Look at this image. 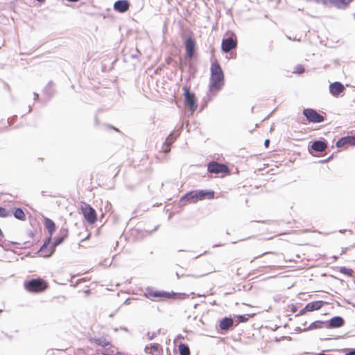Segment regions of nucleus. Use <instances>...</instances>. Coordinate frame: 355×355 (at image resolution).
<instances>
[{
	"label": "nucleus",
	"mask_w": 355,
	"mask_h": 355,
	"mask_svg": "<svg viewBox=\"0 0 355 355\" xmlns=\"http://www.w3.org/2000/svg\"><path fill=\"white\" fill-rule=\"evenodd\" d=\"M223 72L218 63H213L211 66L210 89L212 87L220 89L223 85Z\"/></svg>",
	"instance_id": "f257e3e1"
},
{
	"label": "nucleus",
	"mask_w": 355,
	"mask_h": 355,
	"mask_svg": "<svg viewBox=\"0 0 355 355\" xmlns=\"http://www.w3.org/2000/svg\"><path fill=\"white\" fill-rule=\"evenodd\" d=\"M214 198V192L200 191H193L186 193L180 200V202L185 205L187 203H195L198 200H203L206 197Z\"/></svg>",
	"instance_id": "f03ea898"
},
{
	"label": "nucleus",
	"mask_w": 355,
	"mask_h": 355,
	"mask_svg": "<svg viewBox=\"0 0 355 355\" xmlns=\"http://www.w3.org/2000/svg\"><path fill=\"white\" fill-rule=\"evenodd\" d=\"M24 286L25 289L31 293L43 292L48 286L47 283L40 278L26 281L24 282Z\"/></svg>",
	"instance_id": "7ed1b4c3"
},
{
	"label": "nucleus",
	"mask_w": 355,
	"mask_h": 355,
	"mask_svg": "<svg viewBox=\"0 0 355 355\" xmlns=\"http://www.w3.org/2000/svg\"><path fill=\"white\" fill-rule=\"evenodd\" d=\"M81 211L89 223L94 224L96 223L97 219L96 212L89 205L83 202L81 205Z\"/></svg>",
	"instance_id": "20e7f679"
},
{
	"label": "nucleus",
	"mask_w": 355,
	"mask_h": 355,
	"mask_svg": "<svg viewBox=\"0 0 355 355\" xmlns=\"http://www.w3.org/2000/svg\"><path fill=\"white\" fill-rule=\"evenodd\" d=\"M303 114L311 123H320L324 121V116L318 114L315 110L307 108L303 110Z\"/></svg>",
	"instance_id": "39448f33"
},
{
	"label": "nucleus",
	"mask_w": 355,
	"mask_h": 355,
	"mask_svg": "<svg viewBox=\"0 0 355 355\" xmlns=\"http://www.w3.org/2000/svg\"><path fill=\"white\" fill-rule=\"evenodd\" d=\"M184 90L186 105L189 107L191 112H193L197 108L195 95L187 87H184Z\"/></svg>",
	"instance_id": "423d86ee"
},
{
	"label": "nucleus",
	"mask_w": 355,
	"mask_h": 355,
	"mask_svg": "<svg viewBox=\"0 0 355 355\" xmlns=\"http://www.w3.org/2000/svg\"><path fill=\"white\" fill-rule=\"evenodd\" d=\"M208 171L210 173L218 174L227 172L228 168L225 164L212 162L208 164Z\"/></svg>",
	"instance_id": "0eeeda50"
},
{
	"label": "nucleus",
	"mask_w": 355,
	"mask_h": 355,
	"mask_svg": "<svg viewBox=\"0 0 355 355\" xmlns=\"http://www.w3.org/2000/svg\"><path fill=\"white\" fill-rule=\"evenodd\" d=\"M146 297L149 299H153L155 297H164V298H171L173 295H175L174 293H166L164 291H155L152 289H147L146 293Z\"/></svg>",
	"instance_id": "6e6552de"
},
{
	"label": "nucleus",
	"mask_w": 355,
	"mask_h": 355,
	"mask_svg": "<svg viewBox=\"0 0 355 355\" xmlns=\"http://www.w3.org/2000/svg\"><path fill=\"white\" fill-rule=\"evenodd\" d=\"M345 89L343 84L340 82H334L329 85V92L334 96H338Z\"/></svg>",
	"instance_id": "1a4fd4ad"
},
{
	"label": "nucleus",
	"mask_w": 355,
	"mask_h": 355,
	"mask_svg": "<svg viewBox=\"0 0 355 355\" xmlns=\"http://www.w3.org/2000/svg\"><path fill=\"white\" fill-rule=\"evenodd\" d=\"M236 46V42L231 37L224 39L222 42V50L225 52H230Z\"/></svg>",
	"instance_id": "9d476101"
},
{
	"label": "nucleus",
	"mask_w": 355,
	"mask_h": 355,
	"mask_svg": "<svg viewBox=\"0 0 355 355\" xmlns=\"http://www.w3.org/2000/svg\"><path fill=\"white\" fill-rule=\"evenodd\" d=\"M130 7V3L127 0H119L114 4V9L119 12H126Z\"/></svg>",
	"instance_id": "9b49d317"
},
{
	"label": "nucleus",
	"mask_w": 355,
	"mask_h": 355,
	"mask_svg": "<svg viewBox=\"0 0 355 355\" xmlns=\"http://www.w3.org/2000/svg\"><path fill=\"white\" fill-rule=\"evenodd\" d=\"M195 45H196L195 41L191 37H189L186 40V41H185L186 52H187V55L189 58H191L193 56Z\"/></svg>",
	"instance_id": "f8f14e48"
},
{
	"label": "nucleus",
	"mask_w": 355,
	"mask_h": 355,
	"mask_svg": "<svg viewBox=\"0 0 355 355\" xmlns=\"http://www.w3.org/2000/svg\"><path fill=\"white\" fill-rule=\"evenodd\" d=\"M324 303V302L322 301H315L309 302L304 306V310H308V311L319 310L322 306Z\"/></svg>",
	"instance_id": "ddd939ff"
},
{
	"label": "nucleus",
	"mask_w": 355,
	"mask_h": 355,
	"mask_svg": "<svg viewBox=\"0 0 355 355\" xmlns=\"http://www.w3.org/2000/svg\"><path fill=\"white\" fill-rule=\"evenodd\" d=\"M344 324V320L340 316L332 318L329 321V327L331 328H338Z\"/></svg>",
	"instance_id": "4468645a"
},
{
	"label": "nucleus",
	"mask_w": 355,
	"mask_h": 355,
	"mask_svg": "<svg viewBox=\"0 0 355 355\" xmlns=\"http://www.w3.org/2000/svg\"><path fill=\"white\" fill-rule=\"evenodd\" d=\"M176 139V136L173 135V133H171L168 137L166 138L164 144L163 150L164 153H167L170 151V145L174 142Z\"/></svg>",
	"instance_id": "2eb2a0df"
},
{
	"label": "nucleus",
	"mask_w": 355,
	"mask_h": 355,
	"mask_svg": "<svg viewBox=\"0 0 355 355\" xmlns=\"http://www.w3.org/2000/svg\"><path fill=\"white\" fill-rule=\"evenodd\" d=\"M327 148V144L322 141H315L311 145V148L317 152H323Z\"/></svg>",
	"instance_id": "dca6fc26"
},
{
	"label": "nucleus",
	"mask_w": 355,
	"mask_h": 355,
	"mask_svg": "<svg viewBox=\"0 0 355 355\" xmlns=\"http://www.w3.org/2000/svg\"><path fill=\"white\" fill-rule=\"evenodd\" d=\"M233 325V320L230 318H225L220 322V328L223 330H227Z\"/></svg>",
	"instance_id": "f3484780"
},
{
	"label": "nucleus",
	"mask_w": 355,
	"mask_h": 355,
	"mask_svg": "<svg viewBox=\"0 0 355 355\" xmlns=\"http://www.w3.org/2000/svg\"><path fill=\"white\" fill-rule=\"evenodd\" d=\"M64 239V237H58L55 239L52 245L51 246V249L49 250V253L44 254V257H49L52 255L53 252L55 251V248L58 245L61 244Z\"/></svg>",
	"instance_id": "a211bd4d"
},
{
	"label": "nucleus",
	"mask_w": 355,
	"mask_h": 355,
	"mask_svg": "<svg viewBox=\"0 0 355 355\" xmlns=\"http://www.w3.org/2000/svg\"><path fill=\"white\" fill-rule=\"evenodd\" d=\"M44 225H45V227L47 229L49 233L51 236L55 230V225L54 222L48 218H44Z\"/></svg>",
	"instance_id": "6ab92c4d"
},
{
	"label": "nucleus",
	"mask_w": 355,
	"mask_h": 355,
	"mask_svg": "<svg viewBox=\"0 0 355 355\" xmlns=\"http://www.w3.org/2000/svg\"><path fill=\"white\" fill-rule=\"evenodd\" d=\"M145 352L147 354H150L152 355H159L160 351L159 349L158 344H153L149 348L148 346L145 347Z\"/></svg>",
	"instance_id": "aec40b11"
},
{
	"label": "nucleus",
	"mask_w": 355,
	"mask_h": 355,
	"mask_svg": "<svg viewBox=\"0 0 355 355\" xmlns=\"http://www.w3.org/2000/svg\"><path fill=\"white\" fill-rule=\"evenodd\" d=\"M92 342L102 347H105L110 345V342L105 338L103 337L94 338L93 340H92Z\"/></svg>",
	"instance_id": "412c9836"
},
{
	"label": "nucleus",
	"mask_w": 355,
	"mask_h": 355,
	"mask_svg": "<svg viewBox=\"0 0 355 355\" xmlns=\"http://www.w3.org/2000/svg\"><path fill=\"white\" fill-rule=\"evenodd\" d=\"M51 237L48 238L47 240L44 242V243L41 246L40 251L42 253L43 257H44V254L49 253L51 247L49 248V244L51 242Z\"/></svg>",
	"instance_id": "4be33fe9"
},
{
	"label": "nucleus",
	"mask_w": 355,
	"mask_h": 355,
	"mask_svg": "<svg viewBox=\"0 0 355 355\" xmlns=\"http://www.w3.org/2000/svg\"><path fill=\"white\" fill-rule=\"evenodd\" d=\"M180 355H190V349L187 345L181 343L178 345Z\"/></svg>",
	"instance_id": "5701e85b"
},
{
	"label": "nucleus",
	"mask_w": 355,
	"mask_h": 355,
	"mask_svg": "<svg viewBox=\"0 0 355 355\" xmlns=\"http://www.w3.org/2000/svg\"><path fill=\"white\" fill-rule=\"evenodd\" d=\"M14 216L21 220H25L26 216L24 211L21 208L15 209L14 211Z\"/></svg>",
	"instance_id": "b1692460"
},
{
	"label": "nucleus",
	"mask_w": 355,
	"mask_h": 355,
	"mask_svg": "<svg viewBox=\"0 0 355 355\" xmlns=\"http://www.w3.org/2000/svg\"><path fill=\"white\" fill-rule=\"evenodd\" d=\"M350 139L349 137H342L336 142V146L338 148L344 146L345 144H347V141Z\"/></svg>",
	"instance_id": "393cba45"
},
{
	"label": "nucleus",
	"mask_w": 355,
	"mask_h": 355,
	"mask_svg": "<svg viewBox=\"0 0 355 355\" xmlns=\"http://www.w3.org/2000/svg\"><path fill=\"white\" fill-rule=\"evenodd\" d=\"M322 327V322L320 321H315L314 322H312L309 329H320Z\"/></svg>",
	"instance_id": "a878e982"
},
{
	"label": "nucleus",
	"mask_w": 355,
	"mask_h": 355,
	"mask_svg": "<svg viewBox=\"0 0 355 355\" xmlns=\"http://www.w3.org/2000/svg\"><path fill=\"white\" fill-rule=\"evenodd\" d=\"M340 272L343 274H345V275H349V276H352V270L349 269V268H347L345 267H341L340 268Z\"/></svg>",
	"instance_id": "bb28decb"
},
{
	"label": "nucleus",
	"mask_w": 355,
	"mask_h": 355,
	"mask_svg": "<svg viewBox=\"0 0 355 355\" xmlns=\"http://www.w3.org/2000/svg\"><path fill=\"white\" fill-rule=\"evenodd\" d=\"M10 216V214L8 211H7L5 208L0 207V217H8Z\"/></svg>",
	"instance_id": "cd10ccee"
},
{
	"label": "nucleus",
	"mask_w": 355,
	"mask_h": 355,
	"mask_svg": "<svg viewBox=\"0 0 355 355\" xmlns=\"http://www.w3.org/2000/svg\"><path fill=\"white\" fill-rule=\"evenodd\" d=\"M304 67L301 65H299L296 67L295 72L297 73H302L304 72Z\"/></svg>",
	"instance_id": "c85d7f7f"
},
{
	"label": "nucleus",
	"mask_w": 355,
	"mask_h": 355,
	"mask_svg": "<svg viewBox=\"0 0 355 355\" xmlns=\"http://www.w3.org/2000/svg\"><path fill=\"white\" fill-rule=\"evenodd\" d=\"M156 336H157V334H156V333H155V332H154V333H152V334H151V333H150V332H148V333L147 334V337H148V340H153V339Z\"/></svg>",
	"instance_id": "c756f323"
},
{
	"label": "nucleus",
	"mask_w": 355,
	"mask_h": 355,
	"mask_svg": "<svg viewBox=\"0 0 355 355\" xmlns=\"http://www.w3.org/2000/svg\"><path fill=\"white\" fill-rule=\"evenodd\" d=\"M349 139H349L347 141V144H352V145H355V137H349Z\"/></svg>",
	"instance_id": "7c9ffc66"
},
{
	"label": "nucleus",
	"mask_w": 355,
	"mask_h": 355,
	"mask_svg": "<svg viewBox=\"0 0 355 355\" xmlns=\"http://www.w3.org/2000/svg\"><path fill=\"white\" fill-rule=\"evenodd\" d=\"M238 318L239 320V322H244L245 321H247L248 318H245L244 315H239L238 316Z\"/></svg>",
	"instance_id": "2f4dec72"
},
{
	"label": "nucleus",
	"mask_w": 355,
	"mask_h": 355,
	"mask_svg": "<svg viewBox=\"0 0 355 355\" xmlns=\"http://www.w3.org/2000/svg\"><path fill=\"white\" fill-rule=\"evenodd\" d=\"M345 355H355V349H351Z\"/></svg>",
	"instance_id": "473e14b6"
},
{
	"label": "nucleus",
	"mask_w": 355,
	"mask_h": 355,
	"mask_svg": "<svg viewBox=\"0 0 355 355\" xmlns=\"http://www.w3.org/2000/svg\"><path fill=\"white\" fill-rule=\"evenodd\" d=\"M306 311H308V310H304V307L300 311L299 314L300 315H302L304 313H305Z\"/></svg>",
	"instance_id": "72a5a7b5"
},
{
	"label": "nucleus",
	"mask_w": 355,
	"mask_h": 355,
	"mask_svg": "<svg viewBox=\"0 0 355 355\" xmlns=\"http://www.w3.org/2000/svg\"><path fill=\"white\" fill-rule=\"evenodd\" d=\"M269 144H270V140L269 139H266L265 141V142H264V145H265L266 147H268Z\"/></svg>",
	"instance_id": "f704fd0d"
},
{
	"label": "nucleus",
	"mask_w": 355,
	"mask_h": 355,
	"mask_svg": "<svg viewBox=\"0 0 355 355\" xmlns=\"http://www.w3.org/2000/svg\"><path fill=\"white\" fill-rule=\"evenodd\" d=\"M4 237V235L1 231V230L0 229V241H2V239H3Z\"/></svg>",
	"instance_id": "c9c22d12"
},
{
	"label": "nucleus",
	"mask_w": 355,
	"mask_h": 355,
	"mask_svg": "<svg viewBox=\"0 0 355 355\" xmlns=\"http://www.w3.org/2000/svg\"><path fill=\"white\" fill-rule=\"evenodd\" d=\"M101 353L103 355H108L107 350L103 351Z\"/></svg>",
	"instance_id": "e433bc0d"
},
{
	"label": "nucleus",
	"mask_w": 355,
	"mask_h": 355,
	"mask_svg": "<svg viewBox=\"0 0 355 355\" xmlns=\"http://www.w3.org/2000/svg\"><path fill=\"white\" fill-rule=\"evenodd\" d=\"M35 99H37L39 98V96L37 93H34Z\"/></svg>",
	"instance_id": "4c0bfd02"
},
{
	"label": "nucleus",
	"mask_w": 355,
	"mask_h": 355,
	"mask_svg": "<svg viewBox=\"0 0 355 355\" xmlns=\"http://www.w3.org/2000/svg\"><path fill=\"white\" fill-rule=\"evenodd\" d=\"M68 1H70V2H77L79 0H67Z\"/></svg>",
	"instance_id": "58836bf2"
},
{
	"label": "nucleus",
	"mask_w": 355,
	"mask_h": 355,
	"mask_svg": "<svg viewBox=\"0 0 355 355\" xmlns=\"http://www.w3.org/2000/svg\"><path fill=\"white\" fill-rule=\"evenodd\" d=\"M48 87H49V85H47V87H46V90L48 89Z\"/></svg>",
	"instance_id": "ea45409f"
},
{
	"label": "nucleus",
	"mask_w": 355,
	"mask_h": 355,
	"mask_svg": "<svg viewBox=\"0 0 355 355\" xmlns=\"http://www.w3.org/2000/svg\"><path fill=\"white\" fill-rule=\"evenodd\" d=\"M48 87H49V85H47V87H46V90L48 89Z\"/></svg>",
	"instance_id": "a19ab883"
},
{
	"label": "nucleus",
	"mask_w": 355,
	"mask_h": 355,
	"mask_svg": "<svg viewBox=\"0 0 355 355\" xmlns=\"http://www.w3.org/2000/svg\"><path fill=\"white\" fill-rule=\"evenodd\" d=\"M112 128L114 129L115 130H118L117 128H114L113 127H112Z\"/></svg>",
	"instance_id": "79ce46f5"
}]
</instances>
